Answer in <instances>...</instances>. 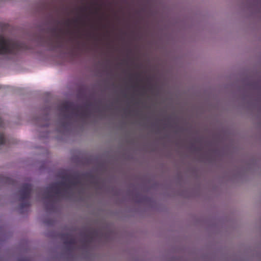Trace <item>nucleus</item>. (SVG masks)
<instances>
[{
  "mask_svg": "<svg viewBox=\"0 0 261 261\" xmlns=\"http://www.w3.org/2000/svg\"><path fill=\"white\" fill-rule=\"evenodd\" d=\"M5 140L3 135L0 133V145L4 143Z\"/></svg>",
  "mask_w": 261,
  "mask_h": 261,
  "instance_id": "nucleus-3",
  "label": "nucleus"
},
{
  "mask_svg": "<svg viewBox=\"0 0 261 261\" xmlns=\"http://www.w3.org/2000/svg\"><path fill=\"white\" fill-rule=\"evenodd\" d=\"M9 48V42L4 38H0V53L7 52Z\"/></svg>",
  "mask_w": 261,
  "mask_h": 261,
  "instance_id": "nucleus-2",
  "label": "nucleus"
},
{
  "mask_svg": "<svg viewBox=\"0 0 261 261\" xmlns=\"http://www.w3.org/2000/svg\"><path fill=\"white\" fill-rule=\"evenodd\" d=\"M75 16L79 17V16H87L86 15H75Z\"/></svg>",
  "mask_w": 261,
  "mask_h": 261,
  "instance_id": "nucleus-4",
  "label": "nucleus"
},
{
  "mask_svg": "<svg viewBox=\"0 0 261 261\" xmlns=\"http://www.w3.org/2000/svg\"><path fill=\"white\" fill-rule=\"evenodd\" d=\"M116 3L109 0H76L62 2L58 6L53 4L43 5L41 11L47 13L44 16H70L79 11L99 9L106 5L111 6Z\"/></svg>",
  "mask_w": 261,
  "mask_h": 261,
  "instance_id": "nucleus-1",
  "label": "nucleus"
}]
</instances>
